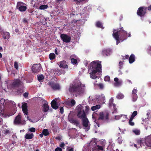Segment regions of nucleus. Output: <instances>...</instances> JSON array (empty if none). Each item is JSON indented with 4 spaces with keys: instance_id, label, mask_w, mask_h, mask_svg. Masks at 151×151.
<instances>
[{
    "instance_id": "nucleus-39",
    "label": "nucleus",
    "mask_w": 151,
    "mask_h": 151,
    "mask_svg": "<svg viewBox=\"0 0 151 151\" xmlns=\"http://www.w3.org/2000/svg\"><path fill=\"white\" fill-rule=\"evenodd\" d=\"M123 63L121 61H120L119 62V71H120V70L122 68L123 66Z\"/></svg>"
},
{
    "instance_id": "nucleus-28",
    "label": "nucleus",
    "mask_w": 151,
    "mask_h": 151,
    "mask_svg": "<svg viewBox=\"0 0 151 151\" xmlns=\"http://www.w3.org/2000/svg\"><path fill=\"white\" fill-rule=\"evenodd\" d=\"M42 133H43L45 136H47L49 134L48 130L47 129H43L42 130Z\"/></svg>"
},
{
    "instance_id": "nucleus-30",
    "label": "nucleus",
    "mask_w": 151,
    "mask_h": 151,
    "mask_svg": "<svg viewBox=\"0 0 151 151\" xmlns=\"http://www.w3.org/2000/svg\"><path fill=\"white\" fill-rule=\"evenodd\" d=\"M137 114V111H133L130 118L133 119Z\"/></svg>"
},
{
    "instance_id": "nucleus-31",
    "label": "nucleus",
    "mask_w": 151,
    "mask_h": 151,
    "mask_svg": "<svg viewBox=\"0 0 151 151\" xmlns=\"http://www.w3.org/2000/svg\"><path fill=\"white\" fill-rule=\"evenodd\" d=\"M48 7L47 5H42L39 7V9L40 10H44L47 9Z\"/></svg>"
},
{
    "instance_id": "nucleus-57",
    "label": "nucleus",
    "mask_w": 151,
    "mask_h": 151,
    "mask_svg": "<svg viewBox=\"0 0 151 151\" xmlns=\"http://www.w3.org/2000/svg\"><path fill=\"white\" fill-rule=\"evenodd\" d=\"M147 9L149 11H151V5H150L149 6L147 7Z\"/></svg>"
},
{
    "instance_id": "nucleus-40",
    "label": "nucleus",
    "mask_w": 151,
    "mask_h": 151,
    "mask_svg": "<svg viewBox=\"0 0 151 151\" xmlns=\"http://www.w3.org/2000/svg\"><path fill=\"white\" fill-rule=\"evenodd\" d=\"M14 67L15 69L17 70H18V63L17 61H15L14 63Z\"/></svg>"
},
{
    "instance_id": "nucleus-34",
    "label": "nucleus",
    "mask_w": 151,
    "mask_h": 151,
    "mask_svg": "<svg viewBox=\"0 0 151 151\" xmlns=\"http://www.w3.org/2000/svg\"><path fill=\"white\" fill-rule=\"evenodd\" d=\"M114 99L113 98H111L109 101V107H111L112 106L113 104Z\"/></svg>"
},
{
    "instance_id": "nucleus-54",
    "label": "nucleus",
    "mask_w": 151,
    "mask_h": 151,
    "mask_svg": "<svg viewBox=\"0 0 151 151\" xmlns=\"http://www.w3.org/2000/svg\"><path fill=\"white\" fill-rule=\"evenodd\" d=\"M4 101H5V100L3 99H1L0 100V103H1V104H4Z\"/></svg>"
},
{
    "instance_id": "nucleus-7",
    "label": "nucleus",
    "mask_w": 151,
    "mask_h": 151,
    "mask_svg": "<svg viewBox=\"0 0 151 151\" xmlns=\"http://www.w3.org/2000/svg\"><path fill=\"white\" fill-rule=\"evenodd\" d=\"M147 7L144 6H141L138 9L137 14L141 17L145 16L147 13Z\"/></svg>"
},
{
    "instance_id": "nucleus-45",
    "label": "nucleus",
    "mask_w": 151,
    "mask_h": 151,
    "mask_svg": "<svg viewBox=\"0 0 151 151\" xmlns=\"http://www.w3.org/2000/svg\"><path fill=\"white\" fill-rule=\"evenodd\" d=\"M29 130L31 132H35L36 129L35 128L32 127L29 129Z\"/></svg>"
},
{
    "instance_id": "nucleus-22",
    "label": "nucleus",
    "mask_w": 151,
    "mask_h": 151,
    "mask_svg": "<svg viewBox=\"0 0 151 151\" xmlns=\"http://www.w3.org/2000/svg\"><path fill=\"white\" fill-rule=\"evenodd\" d=\"M34 137V134L33 133H27L25 136V138L26 139H31Z\"/></svg>"
},
{
    "instance_id": "nucleus-19",
    "label": "nucleus",
    "mask_w": 151,
    "mask_h": 151,
    "mask_svg": "<svg viewBox=\"0 0 151 151\" xmlns=\"http://www.w3.org/2000/svg\"><path fill=\"white\" fill-rule=\"evenodd\" d=\"M98 100L101 103L104 102L105 100V98L104 95V94H101L98 97Z\"/></svg>"
},
{
    "instance_id": "nucleus-5",
    "label": "nucleus",
    "mask_w": 151,
    "mask_h": 151,
    "mask_svg": "<svg viewBox=\"0 0 151 151\" xmlns=\"http://www.w3.org/2000/svg\"><path fill=\"white\" fill-rule=\"evenodd\" d=\"M76 108L77 110V116L79 118L82 119L83 126L85 127H88L89 121L86 117L85 112L82 109V106L81 105L78 106Z\"/></svg>"
},
{
    "instance_id": "nucleus-38",
    "label": "nucleus",
    "mask_w": 151,
    "mask_h": 151,
    "mask_svg": "<svg viewBox=\"0 0 151 151\" xmlns=\"http://www.w3.org/2000/svg\"><path fill=\"white\" fill-rule=\"evenodd\" d=\"M122 141H123V140L122 139V137L121 136L119 137L118 138L117 141H118V142L119 143V144H121L122 143Z\"/></svg>"
},
{
    "instance_id": "nucleus-60",
    "label": "nucleus",
    "mask_w": 151,
    "mask_h": 151,
    "mask_svg": "<svg viewBox=\"0 0 151 151\" xmlns=\"http://www.w3.org/2000/svg\"><path fill=\"white\" fill-rule=\"evenodd\" d=\"M3 124L2 119H0V125H2Z\"/></svg>"
},
{
    "instance_id": "nucleus-14",
    "label": "nucleus",
    "mask_w": 151,
    "mask_h": 151,
    "mask_svg": "<svg viewBox=\"0 0 151 151\" xmlns=\"http://www.w3.org/2000/svg\"><path fill=\"white\" fill-rule=\"evenodd\" d=\"M59 66L60 68H68V65H67L68 63L65 60L62 61H60L58 63Z\"/></svg>"
},
{
    "instance_id": "nucleus-16",
    "label": "nucleus",
    "mask_w": 151,
    "mask_h": 151,
    "mask_svg": "<svg viewBox=\"0 0 151 151\" xmlns=\"http://www.w3.org/2000/svg\"><path fill=\"white\" fill-rule=\"evenodd\" d=\"M21 122L22 120L21 116L19 114L15 118L14 123L15 124L18 125L21 124Z\"/></svg>"
},
{
    "instance_id": "nucleus-27",
    "label": "nucleus",
    "mask_w": 151,
    "mask_h": 151,
    "mask_svg": "<svg viewBox=\"0 0 151 151\" xmlns=\"http://www.w3.org/2000/svg\"><path fill=\"white\" fill-rule=\"evenodd\" d=\"M50 59L52 60L55 58V55L53 53H50L49 55Z\"/></svg>"
},
{
    "instance_id": "nucleus-51",
    "label": "nucleus",
    "mask_w": 151,
    "mask_h": 151,
    "mask_svg": "<svg viewBox=\"0 0 151 151\" xmlns=\"http://www.w3.org/2000/svg\"><path fill=\"white\" fill-rule=\"evenodd\" d=\"M142 139H138L137 140V143L138 145H139L140 144L141 142Z\"/></svg>"
},
{
    "instance_id": "nucleus-44",
    "label": "nucleus",
    "mask_w": 151,
    "mask_h": 151,
    "mask_svg": "<svg viewBox=\"0 0 151 151\" xmlns=\"http://www.w3.org/2000/svg\"><path fill=\"white\" fill-rule=\"evenodd\" d=\"M121 84V82L120 81H118V82H116L114 83V85L115 86H119Z\"/></svg>"
},
{
    "instance_id": "nucleus-41",
    "label": "nucleus",
    "mask_w": 151,
    "mask_h": 151,
    "mask_svg": "<svg viewBox=\"0 0 151 151\" xmlns=\"http://www.w3.org/2000/svg\"><path fill=\"white\" fill-rule=\"evenodd\" d=\"M5 35H6L7 37H6V36H4V39H8L9 37V36L10 35L9 33L8 32H6L5 34Z\"/></svg>"
},
{
    "instance_id": "nucleus-58",
    "label": "nucleus",
    "mask_w": 151,
    "mask_h": 151,
    "mask_svg": "<svg viewBox=\"0 0 151 151\" xmlns=\"http://www.w3.org/2000/svg\"><path fill=\"white\" fill-rule=\"evenodd\" d=\"M4 133L6 134L9 133H10V131L8 130H6L4 131Z\"/></svg>"
},
{
    "instance_id": "nucleus-37",
    "label": "nucleus",
    "mask_w": 151,
    "mask_h": 151,
    "mask_svg": "<svg viewBox=\"0 0 151 151\" xmlns=\"http://www.w3.org/2000/svg\"><path fill=\"white\" fill-rule=\"evenodd\" d=\"M71 63L73 64H76L78 63L77 60L74 58H72L71 59Z\"/></svg>"
},
{
    "instance_id": "nucleus-6",
    "label": "nucleus",
    "mask_w": 151,
    "mask_h": 151,
    "mask_svg": "<svg viewBox=\"0 0 151 151\" xmlns=\"http://www.w3.org/2000/svg\"><path fill=\"white\" fill-rule=\"evenodd\" d=\"M109 114L107 112H101L99 113L98 118V121L95 119L94 122L98 127H99V121H101L103 122L108 123L109 121Z\"/></svg>"
},
{
    "instance_id": "nucleus-53",
    "label": "nucleus",
    "mask_w": 151,
    "mask_h": 151,
    "mask_svg": "<svg viewBox=\"0 0 151 151\" xmlns=\"http://www.w3.org/2000/svg\"><path fill=\"white\" fill-rule=\"evenodd\" d=\"M60 112L61 114H63V113L64 109L63 107H61L60 109Z\"/></svg>"
},
{
    "instance_id": "nucleus-48",
    "label": "nucleus",
    "mask_w": 151,
    "mask_h": 151,
    "mask_svg": "<svg viewBox=\"0 0 151 151\" xmlns=\"http://www.w3.org/2000/svg\"><path fill=\"white\" fill-rule=\"evenodd\" d=\"M55 151H63L62 149L59 147H57L55 150Z\"/></svg>"
},
{
    "instance_id": "nucleus-20",
    "label": "nucleus",
    "mask_w": 151,
    "mask_h": 151,
    "mask_svg": "<svg viewBox=\"0 0 151 151\" xmlns=\"http://www.w3.org/2000/svg\"><path fill=\"white\" fill-rule=\"evenodd\" d=\"M135 60V56L133 54H132L129 57V63H132Z\"/></svg>"
},
{
    "instance_id": "nucleus-4",
    "label": "nucleus",
    "mask_w": 151,
    "mask_h": 151,
    "mask_svg": "<svg viewBox=\"0 0 151 151\" xmlns=\"http://www.w3.org/2000/svg\"><path fill=\"white\" fill-rule=\"evenodd\" d=\"M117 29H114L113 30V36L116 40V44L118 45L120 42L119 39L122 41L127 38V33L124 30L122 27H121Z\"/></svg>"
},
{
    "instance_id": "nucleus-64",
    "label": "nucleus",
    "mask_w": 151,
    "mask_h": 151,
    "mask_svg": "<svg viewBox=\"0 0 151 151\" xmlns=\"http://www.w3.org/2000/svg\"><path fill=\"white\" fill-rule=\"evenodd\" d=\"M43 135H44V134H43V133H42V134H40L39 135L40 137H43Z\"/></svg>"
},
{
    "instance_id": "nucleus-24",
    "label": "nucleus",
    "mask_w": 151,
    "mask_h": 151,
    "mask_svg": "<svg viewBox=\"0 0 151 151\" xmlns=\"http://www.w3.org/2000/svg\"><path fill=\"white\" fill-rule=\"evenodd\" d=\"M96 26L97 27L100 28H104V27H103L102 23L99 21H98L96 22Z\"/></svg>"
},
{
    "instance_id": "nucleus-9",
    "label": "nucleus",
    "mask_w": 151,
    "mask_h": 151,
    "mask_svg": "<svg viewBox=\"0 0 151 151\" xmlns=\"http://www.w3.org/2000/svg\"><path fill=\"white\" fill-rule=\"evenodd\" d=\"M49 86L53 90L55 91L60 90V86L58 83L51 81L49 82Z\"/></svg>"
},
{
    "instance_id": "nucleus-56",
    "label": "nucleus",
    "mask_w": 151,
    "mask_h": 151,
    "mask_svg": "<svg viewBox=\"0 0 151 151\" xmlns=\"http://www.w3.org/2000/svg\"><path fill=\"white\" fill-rule=\"evenodd\" d=\"M129 56L128 55H126L125 56H124L123 58V59H128Z\"/></svg>"
},
{
    "instance_id": "nucleus-46",
    "label": "nucleus",
    "mask_w": 151,
    "mask_h": 151,
    "mask_svg": "<svg viewBox=\"0 0 151 151\" xmlns=\"http://www.w3.org/2000/svg\"><path fill=\"white\" fill-rule=\"evenodd\" d=\"M65 146V144L64 142L62 143L61 144H60L59 145V146L60 147L63 148V149H64V146Z\"/></svg>"
},
{
    "instance_id": "nucleus-18",
    "label": "nucleus",
    "mask_w": 151,
    "mask_h": 151,
    "mask_svg": "<svg viewBox=\"0 0 151 151\" xmlns=\"http://www.w3.org/2000/svg\"><path fill=\"white\" fill-rule=\"evenodd\" d=\"M51 106L54 109H56L58 108V106L57 104L56 101L53 100L51 103Z\"/></svg>"
},
{
    "instance_id": "nucleus-43",
    "label": "nucleus",
    "mask_w": 151,
    "mask_h": 151,
    "mask_svg": "<svg viewBox=\"0 0 151 151\" xmlns=\"http://www.w3.org/2000/svg\"><path fill=\"white\" fill-rule=\"evenodd\" d=\"M110 79V77L108 76H106L104 78V80L106 81H109Z\"/></svg>"
},
{
    "instance_id": "nucleus-63",
    "label": "nucleus",
    "mask_w": 151,
    "mask_h": 151,
    "mask_svg": "<svg viewBox=\"0 0 151 151\" xmlns=\"http://www.w3.org/2000/svg\"><path fill=\"white\" fill-rule=\"evenodd\" d=\"M74 149V148L72 147L71 148L68 150V151H73Z\"/></svg>"
},
{
    "instance_id": "nucleus-42",
    "label": "nucleus",
    "mask_w": 151,
    "mask_h": 151,
    "mask_svg": "<svg viewBox=\"0 0 151 151\" xmlns=\"http://www.w3.org/2000/svg\"><path fill=\"white\" fill-rule=\"evenodd\" d=\"M71 104V106H73L75 105L76 104V101L74 99H72L70 102Z\"/></svg>"
},
{
    "instance_id": "nucleus-11",
    "label": "nucleus",
    "mask_w": 151,
    "mask_h": 151,
    "mask_svg": "<svg viewBox=\"0 0 151 151\" xmlns=\"http://www.w3.org/2000/svg\"><path fill=\"white\" fill-rule=\"evenodd\" d=\"M41 69V66L40 64H34L32 68L33 73H37L39 72Z\"/></svg>"
},
{
    "instance_id": "nucleus-25",
    "label": "nucleus",
    "mask_w": 151,
    "mask_h": 151,
    "mask_svg": "<svg viewBox=\"0 0 151 151\" xmlns=\"http://www.w3.org/2000/svg\"><path fill=\"white\" fill-rule=\"evenodd\" d=\"M70 122L74 124L76 126L79 125V122L76 119H72L70 120Z\"/></svg>"
},
{
    "instance_id": "nucleus-32",
    "label": "nucleus",
    "mask_w": 151,
    "mask_h": 151,
    "mask_svg": "<svg viewBox=\"0 0 151 151\" xmlns=\"http://www.w3.org/2000/svg\"><path fill=\"white\" fill-rule=\"evenodd\" d=\"M145 143L146 145L147 146L151 147V139H147L146 140Z\"/></svg>"
},
{
    "instance_id": "nucleus-10",
    "label": "nucleus",
    "mask_w": 151,
    "mask_h": 151,
    "mask_svg": "<svg viewBox=\"0 0 151 151\" xmlns=\"http://www.w3.org/2000/svg\"><path fill=\"white\" fill-rule=\"evenodd\" d=\"M60 38L63 41L65 42L68 43L70 41L71 37L66 34H62L60 35Z\"/></svg>"
},
{
    "instance_id": "nucleus-3",
    "label": "nucleus",
    "mask_w": 151,
    "mask_h": 151,
    "mask_svg": "<svg viewBox=\"0 0 151 151\" xmlns=\"http://www.w3.org/2000/svg\"><path fill=\"white\" fill-rule=\"evenodd\" d=\"M117 29H114L113 30V36L116 40V44L118 45L120 42L119 39L122 41L127 38V33L124 30L122 27H121Z\"/></svg>"
},
{
    "instance_id": "nucleus-59",
    "label": "nucleus",
    "mask_w": 151,
    "mask_h": 151,
    "mask_svg": "<svg viewBox=\"0 0 151 151\" xmlns=\"http://www.w3.org/2000/svg\"><path fill=\"white\" fill-rule=\"evenodd\" d=\"M114 80L115 82L119 81V79L117 78H115L114 79Z\"/></svg>"
},
{
    "instance_id": "nucleus-62",
    "label": "nucleus",
    "mask_w": 151,
    "mask_h": 151,
    "mask_svg": "<svg viewBox=\"0 0 151 151\" xmlns=\"http://www.w3.org/2000/svg\"><path fill=\"white\" fill-rule=\"evenodd\" d=\"M127 81L129 83H131V84L132 83V82L129 80L127 79Z\"/></svg>"
},
{
    "instance_id": "nucleus-13",
    "label": "nucleus",
    "mask_w": 151,
    "mask_h": 151,
    "mask_svg": "<svg viewBox=\"0 0 151 151\" xmlns=\"http://www.w3.org/2000/svg\"><path fill=\"white\" fill-rule=\"evenodd\" d=\"M137 90L136 89H134L132 91L131 96L133 102L136 101L137 99L138 96L137 94Z\"/></svg>"
},
{
    "instance_id": "nucleus-17",
    "label": "nucleus",
    "mask_w": 151,
    "mask_h": 151,
    "mask_svg": "<svg viewBox=\"0 0 151 151\" xmlns=\"http://www.w3.org/2000/svg\"><path fill=\"white\" fill-rule=\"evenodd\" d=\"M27 104V103H25L22 104V111L24 114L26 115L28 114Z\"/></svg>"
},
{
    "instance_id": "nucleus-49",
    "label": "nucleus",
    "mask_w": 151,
    "mask_h": 151,
    "mask_svg": "<svg viewBox=\"0 0 151 151\" xmlns=\"http://www.w3.org/2000/svg\"><path fill=\"white\" fill-rule=\"evenodd\" d=\"M98 86L99 87V88L101 89L103 88L104 87L102 83H100L98 85Z\"/></svg>"
},
{
    "instance_id": "nucleus-1",
    "label": "nucleus",
    "mask_w": 151,
    "mask_h": 151,
    "mask_svg": "<svg viewBox=\"0 0 151 151\" xmlns=\"http://www.w3.org/2000/svg\"><path fill=\"white\" fill-rule=\"evenodd\" d=\"M85 86L84 84H82L81 82L79 80H75L69 86L68 90L71 93H75L76 97L78 95H82L85 92Z\"/></svg>"
},
{
    "instance_id": "nucleus-2",
    "label": "nucleus",
    "mask_w": 151,
    "mask_h": 151,
    "mask_svg": "<svg viewBox=\"0 0 151 151\" xmlns=\"http://www.w3.org/2000/svg\"><path fill=\"white\" fill-rule=\"evenodd\" d=\"M99 61H94L91 63L89 65V68L91 70L90 73L91 78L93 79H96L97 78L96 75L97 73H100L101 70V65L99 63Z\"/></svg>"
},
{
    "instance_id": "nucleus-12",
    "label": "nucleus",
    "mask_w": 151,
    "mask_h": 151,
    "mask_svg": "<svg viewBox=\"0 0 151 151\" xmlns=\"http://www.w3.org/2000/svg\"><path fill=\"white\" fill-rule=\"evenodd\" d=\"M22 82L19 79H16L13 81L11 84V86L13 88L19 87L21 85Z\"/></svg>"
},
{
    "instance_id": "nucleus-29",
    "label": "nucleus",
    "mask_w": 151,
    "mask_h": 151,
    "mask_svg": "<svg viewBox=\"0 0 151 151\" xmlns=\"http://www.w3.org/2000/svg\"><path fill=\"white\" fill-rule=\"evenodd\" d=\"M124 97V96L123 94L121 93H118L116 96V98L118 99H123Z\"/></svg>"
},
{
    "instance_id": "nucleus-15",
    "label": "nucleus",
    "mask_w": 151,
    "mask_h": 151,
    "mask_svg": "<svg viewBox=\"0 0 151 151\" xmlns=\"http://www.w3.org/2000/svg\"><path fill=\"white\" fill-rule=\"evenodd\" d=\"M112 52L110 48H107L102 50V54L104 56H108L110 55Z\"/></svg>"
},
{
    "instance_id": "nucleus-61",
    "label": "nucleus",
    "mask_w": 151,
    "mask_h": 151,
    "mask_svg": "<svg viewBox=\"0 0 151 151\" xmlns=\"http://www.w3.org/2000/svg\"><path fill=\"white\" fill-rule=\"evenodd\" d=\"M141 143L139 144V145L141 146L142 147L143 145H144V144L142 141V140L141 142Z\"/></svg>"
},
{
    "instance_id": "nucleus-33",
    "label": "nucleus",
    "mask_w": 151,
    "mask_h": 151,
    "mask_svg": "<svg viewBox=\"0 0 151 151\" xmlns=\"http://www.w3.org/2000/svg\"><path fill=\"white\" fill-rule=\"evenodd\" d=\"M132 131L136 135H139L140 134V130L137 129H134Z\"/></svg>"
},
{
    "instance_id": "nucleus-47",
    "label": "nucleus",
    "mask_w": 151,
    "mask_h": 151,
    "mask_svg": "<svg viewBox=\"0 0 151 151\" xmlns=\"http://www.w3.org/2000/svg\"><path fill=\"white\" fill-rule=\"evenodd\" d=\"M97 147H98V150H103L104 149V147L102 146H100L99 145H97Z\"/></svg>"
},
{
    "instance_id": "nucleus-21",
    "label": "nucleus",
    "mask_w": 151,
    "mask_h": 151,
    "mask_svg": "<svg viewBox=\"0 0 151 151\" xmlns=\"http://www.w3.org/2000/svg\"><path fill=\"white\" fill-rule=\"evenodd\" d=\"M55 72H53L55 74L59 75L63 73H65V72H63L62 70H59L58 69H55Z\"/></svg>"
},
{
    "instance_id": "nucleus-23",
    "label": "nucleus",
    "mask_w": 151,
    "mask_h": 151,
    "mask_svg": "<svg viewBox=\"0 0 151 151\" xmlns=\"http://www.w3.org/2000/svg\"><path fill=\"white\" fill-rule=\"evenodd\" d=\"M43 111L44 112H47L49 109V106L47 104H44L43 105Z\"/></svg>"
},
{
    "instance_id": "nucleus-26",
    "label": "nucleus",
    "mask_w": 151,
    "mask_h": 151,
    "mask_svg": "<svg viewBox=\"0 0 151 151\" xmlns=\"http://www.w3.org/2000/svg\"><path fill=\"white\" fill-rule=\"evenodd\" d=\"M101 107L100 105H97L96 106H93L91 108V109L92 111H95V110L99 109Z\"/></svg>"
},
{
    "instance_id": "nucleus-55",
    "label": "nucleus",
    "mask_w": 151,
    "mask_h": 151,
    "mask_svg": "<svg viewBox=\"0 0 151 151\" xmlns=\"http://www.w3.org/2000/svg\"><path fill=\"white\" fill-rule=\"evenodd\" d=\"M122 116H123V117L125 119H127L128 118L127 117V115H120V117H122Z\"/></svg>"
},
{
    "instance_id": "nucleus-36",
    "label": "nucleus",
    "mask_w": 151,
    "mask_h": 151,
    "mask_svg": "<svg viewBox=\"0 0 151 151\" xmlns=\"http://www.w3.org/2000/svg\"><path fill=\"white\" fill-rule=\"evenodd\" d=\"M133 119L130 118L128 122L129 124L131 126H133L134 125V123L132 122Z\"/></svg>"
},
{
    "instance_id": "nucleus-35",
    "label": "nucleus",
    "mask_w": 151,
    "mask_h": 151,
    "mask_svg": "<svg viewBox=\"0 0 151 151\" xmlns=\"http://www.w3.org/2000/svg\"><path fill=\"white\" fill-rule=\"evenodd\" d=\"M37 77L38 80L39 81H40L44 78V76L42 75L37 76Z\"/></svg>"
},
{
    "instance_id": "nucleus-8",
    "label": "nucleus",
    "mask_w": 151,
    "mask_h": 151,
    "mask_svg": "<svg viewBox=\"0 0 151 151\" xmlns=\"http://www.w3.org/2000/svg\"><path fill=\"white\" fill-rule=\"evenodd\" d=\"M16 8L21 12H24L27 9L26 5L24 3L21 1H18L17 2Z\"/></svg>"
},
{
    "instance_id": "nucleus-52",
    "label": "nucleus",
    "mask_w": 151,
    "mask_h": 151,
    "mask_svg": "<svg viewBox=\"0 0 151 151\" xmlns=\"http://www.w3.org/2000/svg\"><path fill=\"white\" fill-rule=\"evenodd\" d=\"M112 106L113 107V108L114 109V112H116V105L114 104L112 105Z\"/></svg>"
},
{
    "instance_id": "nucleus-50",
    "label": "nucleus",
    "mask_w": 151,
    "mask_h": 151,
    "mask_svg": "<svg viewBox=\"0 0 151 151\" xmlns=\"http://www.w3.org/2000/svg\"><path fill=\"white\" fill-rule=\"evenodd\" d=\"M28 92H25L23 94V96L25 98H27L28 95Z\"/></svg>"
}]
</instances>
